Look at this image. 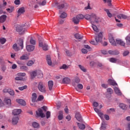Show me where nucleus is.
<instances>
[{
	"label": "nucleus",
	"mask_w": 130,
	"mask_h": 130,
	"mask_svg": "<svg viewBox=\"0 0 130 130\" xmlns=\"http://www.w3.org/2000/svg\"><path fill=\"white\" fill-rule=\"evenodd\" d=\"M84 18V17L83 14H78L72 18V21L74 24L77 25L80 23V20H83Z\"/></svg>",
	"instance_id": "f257e3e1"
},
{
	"label": "nucleus",
	"mask_w": 130,
	"mask_h": 130,
	"mask_svg": "<svg viewBox=\"0 0 130 130\" xmlns=\"http://www.w3.org/2000/svg\"><path fill=\"white\" fill-rule=\"evenodd\" d=\"M38 88L42 93H46V89H45V85L43 82H40L38 85Z\"/></svg>",
	"instance_id": "f03ea898"
},
{
	"label": "nucleus",
	"mask_w": 130,
	"mask_h": 130,
	"mask_svg": "<svg viewBox=\"0 0 130 130\" xmlns=\"http://www.w3.org/2000/svg\"><path fill=\"white\" fill-rule=\"evenodd\" d=\"M84 18L86 20H88L92 24L93 23V18H95V14H91L90 15L89 14H86L85 16H84Z\"/></svg>",
	"instance_id": "7ed1b4c3"
},
{
	"label": "nucleus",
	"mask_w": 130,
	"mask_h": 130,
	"mask_svg": "<svg viewBox=\"0 0 130 130\" xmlns=\"http://www.w3.org/2000/svg\"><path fill=\"white\" fill-rule=\"evenodd\" d=\"M39 46L42 47V49L45 51L48 50V45L46 43L42 42V41H40Z\"/></svg>",
	"instance_id": "20e7f679"
},
{
	"label": "nucleus",
	"mask_w": 130,
	"mask_h": 130,
	"mask_svg": "<svg viewBox=\"0 0 130 130\" xmlns=\"http://www.w3.org/2000/svg\"><path fill=\"white\" fill-rule=\"evenodd\" d=\"M17 76H18V77H15V80L16 81H23L24 80V78L21 77H25V76H26V73H17Z\"/></svg>",
	"instance_id": "39448f33"
},
{
	"label": "nucleus",
	"mask_w": 130,
	"mask_h": 130,
	"mask_svg": "<svg viewBox=\"0 0 130 130\" xmlns=\"http://www.w3.org/2000/svg\"><path fill=\"white\" fill-rule=\"evenodd\" d=\"M102 39H103V35L102 34V32H99L95 37L96 42H101L102 41Z\"/></svg>",
	"instance_id": "423d86ee"
},
{
	"label": "nucleus",
	"mask_w": 130,
	"mask_h": 130,
	"mask_svg": "<svg viewBox=\"0 0 130 130\" xmlns=\"http://www.w3.org/2000/svg\"><path fill=\"white\" fill-rule=\"evenodd\" d=\"M36 114L37 116L42 117V118L45 117V115L43 113V111L41 109H39L38 111H36Z\"/></svg>",
	"instance_id": "0eeeda50"
},
{
	"label": "nucleus",
	"mask_w": 130,
	"mask_h": 130,
	"mask_svg": "<svg viewBox=\"0 0 130 130\" xmlns=\"http://www.w3.org/2000/svg\"><path fill=\"white\" fill-rule=\"evenodd\" d=\"M18 122H19V117H13L12 119V124H13V125H17V124H18Z\"/></svg>",
	"instance_id": "6e6552de"
},
{
	"label": "nucleus",
	"mask_w": 130,
	"mask_h": 130,
	"mask_svg": "<svg viewBox=\"0 0 130 130\" xmlns=\"http://www.w3.org/2000/svg\"><path fill=\"white\" fill-rule=\"evenodd\" d=\"M46 61L48 66H52V60H51V57L50 55H48L46 56Z\"/></svg>",
	"instance_id": "1a4fd4ad"
},
{
	"label": "nucleus",
	"mask_w": 130,
	"mask_h": 130,
	"mask_svg": "<svg viewBox=\"0 0 130 130\" xmlns=\"http://www.w3.org/2000/svg\"><path fill=\"white\" fill-rule=\"evenodd\" d=\"M108 53H109V54H111V55H118V54H119V52L116 50H109L108 51Z\"/></svg>",
	"instance_id": "9d476101"
},
{
	"label": "nucleus",
	"mask_w": 130,
	"mask_h": 130,
	"mask_svg": "<svg viewBox=\"0 0 130 130\" xmlns=\"http://www.w3.org/2000/svg\"><path fill=\"white\" fill-rule=\"evenodd\" d=\"M16 30L17 32H19V33H20V32H24V31H25V30L24 29V28H23V26H22L20 25H18L17 26Z\"/></svg>",
	"instance_id": "9b49d317"
},
{
	"label": "nucleus",
	"mask_w": 130,
	"mask_h": 130,
	"mask_svg": "<svg viewBox=\"0 0 130 130\" xmlns=\"http://www.w3.org/2000/svg\"><path fill=\"white\" fill-rule=\"evenodd\" d=\"M59 14L60 15V18H61V19H66L68 16V14H67L66 12H61V10L59 11Z\"/></svg>",
	"instance_id": "f8f14e48"
},
{
	"label": "nucleus",
	"mask_w": 130,
	"mask_h": 130,
	"mask_svg": "<svg viewBox=\"0 0 130 130\" xmlns=\"http://www.w3.org/2000/svg\"><path fill=\"white\" fill-rule=\"evenodd\" d=\"M116 44H119L121 46H125V43L122 40H116Z\"/></svg>",
	"instance_id": "ddd939ff"
},
{
	"label": "nucleus",
	"mask_w": 130,
	"mask_h": 130,
	"mask_svg": "<svg viewBox=\"0 0 130 130\" xmlns=\"http://www.w3.org/2000/svg\"><path fill=\"white\" fill-rule=\"evenodd\" d=\"M109 40L112 45H113V46H116V42H115L113 37H109Z\"/></svg>",
	"instance_id": "4468645a"
},
{
	"label": "nucleus",
	"mask_w": 130,
	"mask_h": 130,
	"mask_svg": "<svg viewBox=\"0 0 130 130\" xmlns=\"http://www.w3.org/2000/svg\"><path fill=\"white\" fill-rule=\"evenodd\" d=\"M66 6H67V3L64 2H61L59 5H58L57 7V9H58L59 10H61V9H63V8L66 7Z\"/></svg>",
	"instance_id": "2eb2a0df"
},
{
	"label": "nucleus",
	"mask_w": 130,
	"mask_h": 130,
	"mask_svg": "<svg viewBox=\"0 0 130 130\" xmlns=\"http://www.w3.org/2000/svg\"><path fill=\"white\" fill-rule=\"evenodd\" d=\"M108 83L111 86H117V83L116 82L112 79H108Z\"/></svg>",
	"instance_id": "dca6fc26"
},
{
	"label": "nucleus",
	"mask_w": 130,
	"mask_h": 130,
	"mask_svg": "<svg viewBox=\"0 0 130 130\" xmlns=\"http://www.w3.org/2000/svg\"><path fill=\"white\" fill-rule=\"evenodd\" d=\"M26 48L27 51L31 52V51H33V50L35 49V46L29 45L26 46Z\"/></svg>",
	"instance_id": "f3484780"
},
{
	"label": "nucleus",
	"mask_w": 130,
	"mask_h": 130,
	"mask_svg": "<svg viewBox=\"0 0 130 130\" xmlns=\"http://www.w3.org/2000/svg\"><path fill=\"white\" fill-rule=\"evenodd\" d=\"M80 78L78 77H76L74 79V82H73L72 85L74 86V87H76V84H79L80 82Z\"/></svg>",
	"instance_id": "a211bd4d"
},
{
	"label": "nucleus",
	"mask_w": 130,
	"mask_h": 130,
	"mask_svg": "<svg viewBox=\"0 0 130 130\" xmlns=\"http://www.w3.org/2000/svg\"><path fill=\"white\" fill-rule=\"evenodd\" d=\"M16 102H17V103H19V104H20L21 105H23V106H25V105H26V102H25V101L22 99H17Z\"/></svg>",
	"instance_id": "6ab92c4d"
},
{
	"label": "nucleus",
	"mask_w": 130,
	"mask_h": 130,
	"mask_svg": "<svg viewBox=\"0 0 130 130\" xmlns=\"http://www.w3.org/2000/svg\"><path fill=\"white\" fill-rule=\"evenodd\" d=\"M22 112V110L21 109H15L13 111V114L14 115H19Z\"/></svg>",
	"instance_id": "aec40b11"
},
{
	"label": "nucleus",
	"mask_w": 130,
	"mask_h": 130,
	"mask_svg": "<svg viewBox=\"0 0 130 130\" xmlns=\"http://www.w3.org/2000/svg\"><path fill=\"white\" fill-rule=\"evenodd\" d=\"M48 86L49 90L51 91V90H52V87H53V81H52V80L49 81L48 82Z\"/></svg>",
	"instance_id": "412c9836"
},
{
	"label": "nucleus",
	"mask_w": 130,
	"mask_h": 130,
	"mask_svg": "<svg viewBox=\"0 0 130 130\" xmlns=\"http://www.w3.org/2000/svg\"><path fill=\"white\" fill-rule=\"evenodd\" d=\"M7 20V15H3L0 16V23H5Z\"/></svg>",
	"instance_id": "4be33fe9"
},
{
	"label": "nucleus",
	"mask_w": 130,
	"mask_h": 130,
	"mask_svg": "<svg viewBox=\"0 0 130 130\" xmlns=\"http://www.w3.org/2000/svg\"><path fill=\"white\" fill-rule=\"evenodd\" d=\"M36 99H37V94L36 93H32L31 95V102L33 103L36 102Z\"/></svg>",
	"instance_id": "5701e85b"
},
{
	"label": "nucleus",
	"mask_w": 130,
	"mask_h": 130,
	"mask_svg": "<svg viewBox=\"0 0 130 130\" xmlns=\"http://www.w3.org/2000/svg\"><path fill=\"white\" fill-rule=\"evenodd\" d=\"M75 117L78 121H82V116H81L80 113H76L75 115Z\"/></svg>",
	"instance_id": "b1692460"
},
{
	"label": "nucleus",
	"mask_w": 130,
	"mask_h": 130,
	"mask_svg": "<svg viewBox=\"0 0 130 130\" xmlns=\"http://www.w3.org/2000/svg\"><path fill=\"white\" fill-rule=\"evenodd\" d=\"M30 75L31 79H35V77L37 76V70L30 72Z\"/></svg>",
	"instance_id": "393cba45"
},
{
	"label": "nucleus",
	"mask_w": 130,
	"mask_h": 130,
	"mask_svg": "<svg viewBox=\"0 0 130 130\" xmlns=\"http://www.w3.org/2000/svg\"><path fill=\"white\" fill-rule=\"evenodd\" d=\"M23 13H25V8L24 7L19 8L18 11V17H19L21 14H23Z\"/></svg>",
	"instance_id": "a878e982"
},
{
	"label": "nucleus",
	"mask_w": 130,
	"mask_h": 130,
	"mask_svg": "<svg viewBox=\"0 0 130 130\" xmlns=\"http://www.w3.org/2000/svg\"><path fill=\"white\" fill-rule=\"evenodd\" d=\"M114 90L115 91V92L117 94V95H118L119 96H121V91H120V90L119 89V88L115 87L114 88Z\"/></svg>",
	"instance_id": "bb28decb"
},
{
	"label": "nucleus",
	"mask_w": 130,
	"mask_h": 130,
	"mask_svg": "<svg viewBox=\"0 0 130 130\" xmlns=\"http://www.w3.org/2000/svg\"><path fill=\"white\" fill-rule=\"evenodd\" d=\"M95 18H92V23H96V24H98L100 22V18L99 17H97V16L95 14Z\"/></svg>",
	"instance_id": "cd10ccee"
},
{
	"label": "nucleus",
	"mask_w": 130,
	"mask_h": 130,
	"mask_svg": "<svg viewBox=\"0 0 130 130\" xmlns=\"http://www.w3.org/2000/svg\"><path fill=\"white\" fill-rule=\"evenodd\" d=\"M20 60H27V59H29V56L27 54L26 55H22L20 57Z\"/></svg>",
	"instance_id": "c85d7f7f"
},
{
	"label": "nucleus",
	"mask_w": 130,
	"mask_h": 130,
	"mask_svg": "<svg viewBox=\"0 0 130 130\" xmlns=\"http://www.w3.org/2000/svg\"><path fill=\"white\" fill-rule=\"evenodd\" d=\"M37 76L38 78H43V73L40 70H37Z\"/></svg>",
	"instance_id": "c756f323"
},
{
	"label": "nucleus",
	"mask_w": 130,
	"mask_h": 130,
	"mask_svg": "<svg viewBox=\"0 0 130 130\" xmlns=\"http://www.w3.org/2000/svg\"><path fill=\"white\" fill-rule=\"evenodd\" d=\"M4 102L7 105H11L12 104V102L11 101V99H8L7 98H6L4 99Z\"/></svg>",
	"instance_id": "7c9ffc66"
},
{
	"label": "nucleus",
	"mask_w": 130,
	"mask_h": 130,
	"mask_svg": "<svg viewBox=\"0 0 130 130\" xmlns=\"http://www.w3.org/2000/svg\"><path fill=\"white\" fill-rule=\"evenodd\" d=\"M71 82V79L68 77H66L63 79L62 80V83L63 84H70Z\"/></svg>",
	"instance_id": "2f4dec72"
},
{
	"label": "nucleus",
	"mask_w": 130,
	"mask_h": 130,
	"mask_svg": "<svg viewBox=\"0 0 130 130\" xmlns=\"http://www.w3.org/2000/svg\"><path fill=\"white\" fill-rule=\"evenodd\" d=\"M63 118V112L62 111H59V115L58 116V119L61 120Z\"/></svg>",
	"instance_id": "473e14b6"
},
{
	"label": "nucleus",
	"mask_w": 130,
	"mask_h": 130,
	"mask_svg": "<svg viewBox=\"0 0 130 130\" xmlns=\"http://www.w3.org/2000/svg\"><path fill=\"white\" fill-rule=\"evenodd\" d=\"M109 61L110 62H113V63H116L118 61V59L114 58V57H111L109 58Z\"/></svg>",
	"instance_id": "72a5a7b5"
},
{
	"label": "nucleus",
	"mask_w": 130,
	"mask_h": 130,
	"mask_svg": "<svg viewBox=\"0 0 130 130\" xmlns=\"http://www.w3.org/2000/svg\"><path fill=\"white\" fill-rule=\"evenodd\" d=\"M126 45H130V35H128L125 38Z\"/></svg>",
	"instance_id": "f704fd0d"
},
{
	"label": "nucleus",
	"mask_w": 130,
	"mask_h": 130,
	"mask_svg": "<svg viewBox=\"0 0 130 130\" xmlns=\"http://www.w3.org/2000/svg\"><path fill=\"white\" fill-rule=\"evenodd\" d=\"M12 48L15 51H19V50H20V48L18 47V45H17V44H13Z\"/></svg>",
	"instance_id": "c9c22d12"
},
{
	"label": "nucleus",
	"mask_w": 130,
	"mask_h": 130,
	"mask_svg": "<svg viewBox=\"0 0 130 130\" xmlns=\"http://www.w3.org/2000/svg\"><path fill=\"white\" fill-rule=\"evenodd\" d=\"M18 44L20 46L21 49L24 48V41H23V40H19Z\"/></svg>",
	"instance_id": "e433bc0d"
},
{
	"label": "nucleus",
	"mask_w": 130,
	"mask_h": 130,
	"mask_svg": "<svg viewBox=\"0 0 130 130\" xmlns=\"http://www.w3.org/2000/svg\"><path fill=\"white\" fill-rule=\"evenodd\" d=\"M77 124H78V126L79 128H80V129L83 130L86 127V126H85V125L84 124L78 123Z\"/></svg>",
	"instance_id": "4c0bfd02"
},
{
	"label": "nucleus",
	"mask_w": 130,
	"mask_h": 130,
	"mask_svg": "<svg viewBox=\"0 0 130 130\" xmlns=\"http://www.w3.org/2000/svg\"><path fill=\"white\" fill-rule=\"evenodd\" d=\"M119 107L120 108H121V109H122L123 110H125V109H126V105L123 103H121L119 104Z\"/></svg>",
	"instance_id": "58836bf2"
},
{
	"label": "nucleus",
	"mask_w": 130,
	"mask_h": 130,
	"mask_svg": "<svg viewBox=\"0 0 130 130\" xmlns=\"http://www.w3.org/2000/svg\"><path fill=\"white\" fill-rule=\"evenodd\" d=\"M104 11L107 13L108 17H109V18H112V14L110 13V12L109 11V10L104 9Z\"/></svg>",
	"instance_id": "ea45409f"
},
{
	"label": "nucleus",
	"mask_w": 130,
	"mask_h": 130,
	"mask_svg": "<svg viewBox=\"0 0 130 130\" xmlns=\"http://www.w3.org/2000/svg\"><path fill=\"white\" fill-rule=\"evenodd\" d=\"M107 112L108 114H110L111 113H113V112H115V110L114 108H110L107 110Z\"/></svg>",
	"instance_id": "a19ab883"
},
{
	"label": "nucleus",
	"mask_w": 130,
	"mask_h": 130,
	"mask_svg": "<svg viewBox=\"0 0 130 130\" xmlns=\"http://www.w3.org/2000/svg\"><path fill=\"white\" fill-rule=\"evenodd\" d=\"M101 129H103V130L106 129V123L105 122L103 121L102 122Z\"/></svg>",
	"instance_id": "79ce46f5"
},
{
	"label": "nucleus",
	"mask_w": 130,
	"mask_h": 130,
	"mask_svg": "<svg viewBox=\"0 0 130 130\" xmlns=\"http://www.w3.org/2000/svg\"><path fill=\"white\" fill-rule=\"evenodd\" d=\"M96 66H97L98 68H100L101 69V70H104V66H103V64H102V63L98 62L96 63Z\"/></svg>",
	"instance_id": "37998d69"
},
{
	"label": "nucleus",
	"mask_w": 130,
	"mask_h": 130,
	"mask_svg": "<svg viewBox=\"0 0 130 130\" xmlns=\"http://www.w3.org/2000/svg\"><path fill=\"white\" fill-rule=\"evenodd\" d=\"M78 67L81 71H82V72H84V73H86V72H87V70L85 68V67H84V66L81 64H79Z\"/></svg>",
	"instance_id": "c03bdc74"
},
{
	"label": "nucleus",
	"mask_w": 130,
	"mask_h": 130,
	"mask_svg": "<svg viewBox=\"0 0 130 130\" xmlns=\"http://www.w3.org/2000/svg\"><path fill=\"white\" fill-rule=\"evenodd\" d=\"M75 37L76 39H83V36L79 34H75Z\"/></svg>",
	"instance_id": "a18cd8bd"
},
{
	"label": "nucleus",
	"mask_w": 130,
	"mask_h": 130,
	"mask_svg": "<svg viewBox=\"0 0 130 130\" xmlns=\"http://www.w3.org/2000/svg\"><path fill=\"white\" fill-rule=\"evenodd\" d=\"M32 126L35 128H38V127H39V126H40V125H39V123H38L36 122H34L32 123Z\"/></svg>",
	"instance_id": "49530a36"
},
{
	"label": "nucleus",
	"mask_w": 130,
	"mask_h": 130,
	"mask_svg": "<svg viewBox=\"0 0 130 130\" xmlns=\"http://www.w3.org/2000/svg\"><path fill=\"white\" fill-rule=\"evenodd\" d=\"M92 25V28L94 30V31H95V32H98L99 30L98 29V27H97V26L94 25L93 23H91Z\"/></svg>",
	"instance_id": "de8ad7c7"
},
{
	"label": "nucleus",
	"mask_w": 130,
	"mask_h": 130,
	"mask_svg": "<svg viewBox=\"0 0 130 130\" xmlns=\"http://www.w3.org/2000/svg\"><path fill=\"white\" fill-rule=\"evenodd\" d=\"M69 69V66H67V64H63L61 67H60V70H68Z\"/></svg>",
	"instance_id": "09e8293b"
},
{
	"label": "nucleus",
	"mask_w": 130,
	"mask_h": 130,
	"mask_svg": "<svg viewBox=\"0 0 130 130\" xmlns=\"http://www.w3.org/2000/svg\"><path fill=\"white\" fill-rule=\"evenodd\" d=\"M8 93L11 96H14L15 95V92L13 89H8Z\"/></svg>",
	"instance_id": "8fccbe9b"
},
{
	"label": "nucleus",
	"mask_w": 130,
	"mask_h": 130,
	"mask_svg": "<svg viewBox=\"0 0 130 130\" xmlns=\"http://www.w3.org/2000/svg\"><path fill=\"white\" fill-rule=\"evenodd\" d=\"M34 64V61L33 60H29L28 61V62L26 63V65L28 67H31Z\"/></svg>",
	"instance_id": "3c124183"
},
{
	"label": "nucleus",
	"mask_w": 130,
	"mask_h": 130,
	"mask_svg": "<svg viewBox=\"0 0 130 130\" xmlns=\"http://www.w3.org/2000/svg\"><path fill=\"white\" fill-rule=\"evenodd\" d=\"M107 92L108 94H113V90L111 88H108L107 89Z\"/></svg>",
	"instance_id": "603ef678"
},
{
	"label": "nucleus",
	"mask_w": 130,
	"mask_h": 130,
	"mask_svg": "<svg viewBox=\"0 0 130 130\" xmlns=\"http://www.w3.org/2000/svg\"><path fill=\"white\" fill-rule=\"evenodd\" d=\"M17 63L18 64L20 68H21L22 66L25 64V63H24V62H22L21 61H18L17 62Z\"/></svg>",
	"instance_id": "864d4df0"
},
{
	"label": "nucleus",
	"mask_w": 130,
	"mask_h": 130,
	"mask_svg": "<svg viewBox=\"0 0 130 130\" xmlns=\"http://www.w3.org/2000/svg\"><path fill=\"white\" fill-rule=\"evenodd\" d=\"M20 70H23V71H28V67L27 66H25V64L20 68Z\"/></svg>",
	"instance_id": "5fc2aeb1"
},
{
	"label": "nucleus",
	"mask_w": 130,
	"mask_h": 130,
	"mask_svg": "<svg viewBox=\"0 0 130 130\" xmlns=\"http://www.w3.org/2000/svg\"><path fill=\"white\" fill-rule=\"evenodd\" d=\"M38 4L40 6H45L46 5V1L44 0L42 3L39 2Z\"/></svg>",
	"instance_id": "6e6d98bb"
},
{
	"label": "nucleus",
	"mask_w": 130,
	"mask_h": 130,
	"mask_svg": "<svg viewBox=\"0 0 130 130\" xmlns=\"http://www.w3.org/2000/svg\"><path fill=\"white\" fill-rule=\"evenodd\" d=\"M6 41L7 40L5 38L0 39V43H1V44H5Z\"/></svg>",
	"instance_id": "4d7b16f0"
},
{
	"label": "nucleus",
	"mask_w": 130,
	"mask_h": 130,
	"mask_svg": "<svg viewBox=\"0 0 130 130\" xmlns=\"http://www.w3.org/2000/svg\"><path fill=\"white\" fill-rule=\"evenodd\" d=\"M27 86L26 85H24L22 87H19L18 89L20 91H23V90H25V89H27Z\"/></svg>",
	"instance_id": "13d9d810"
},
{
	"label": "nucleus",
	"mask_w": 130,
	"mask_h": 130,
	"mask_svg": "<svg viewBox=\"0 0 130 130\" xmlns=\"http://www.w3.org/2000/svg\"><path fill=\"white\" fill-rule=\"evenodd\" d=\"M30 43L32 45H35V44H36V41L34 40L33 39H30Z\"/></svg>",
	"instance_id": "bf43d9fd"
},
{
	"label": "nucleus",
	"mask_w": 130,
	"mask_h": 130,
	"mask_svg": "<svg viewBox=\"0 0 130 130\" xmlns=\"http://www.w3.org/2000/svg\"><path fill=\"white\" fill-rule=\"evenodd\" d=\"M50 115H51L50 112L47 111V112L46 113V118H47V119L49 118V117H50Z\"/></svg>",
	"instance_id": "052dcab7"
},
{
	"label": "nucleus",
	"mask_w": 130,
	"mask_h": 130,
	"mask_svg": "<svg viewBox=\"0 0 130 130\" xmlns=\"http://www.w3.org/2000/svg\"><path fill=\"white\" fill-rule=\"evenodd\" d=\"M98 114L100 116V117H101V119H103L104 115L103 113L101 112V111L99 112V113H98Z\"/></svg>",
	"instance_id": "680f3d73"
},
{
	"label": "nucleus",
	"mask_w": 130,
	"mask_h": 130,
	"mask_svg": "<svg viewBox=\"0 0 130 130\" xmlns=\"http://www.w3.org/2000/svg\"><path fill=\"white\" fill-rule=\"evenodd\" d=\"M101 86L102 88H104V89H106V88H108V84L103 83L101 85Z\"/></svg>",
	"instance_id": "e2e57ef3"
},
{
	"label": "nucleus",
	"mask_w": 130,
	"mask_h": 130,
	"mask_svg": "<svg viewBox=\"0 0 130 130\" xmlns=\"http://www.w3.org/2000/svg\"><path fill=\"white\" fill-rule=\"evenodd\" d=\"M129 54V51H124L123 53V55L124 56H126L127 55H128Z\"/></svg>",
	"instance_id": "0e129e2a"
},
{
	"label": "nucleus",
	"mask_w": 130,
	"mask_h": 130,
	"mask_svg": "<svg viewBox=\"0 0 130 130\" xmlns=\"http://www.w3.org/2000/svg\"><path fill=\"white\" fill-rule=\"evenodd\" d=\"M14 4L15 5H19L21 4V2L20 1V0H15L14 1Z\"/></svg>",
	"instance_id": "69168bd1"
},
{
	"label": "nucleus",
	"mask_w": 130,
	"mask_h": 130,
	"mask_svg": "<svg viewBox=\"0 0 130 130\" xmlns=\"http://www.w3.org/2000/svg\"><path fill=\"white\" fill-rule=\"evenodd\" d=\"M43 99H44V97L43 96V95H40L38 97V101H41L42 100H43Z\"/></svg>",
	"instance_id": "338daca9"
},
{
	"label": "nucleus",
	"mask_w": 130,
	"mask_h": 130,
	"mask_svg": "<svg viewBox=\"0 0 130 130\" xmlns=\"http://www.w3.org/2000/svg\"><path fill=\"white\" fill-rule=\"evenodd\" d=\"M121 19H127V16L124 15V14H121Z\"/></svg>",
	"instance_id": "774afa93"
}]
</instances>
